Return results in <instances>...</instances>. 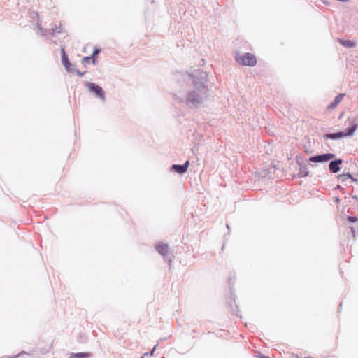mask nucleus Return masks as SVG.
Masks as SVG:
<instances>
[{"instance_id":"nucleus-22","label":"nucleus","mask_w":358,"mask_h":358,"mask_svg":"<svg viewBox=\"0 0 358 358\" xmlns=\"http://www.w3.org/2000/svg\"><path fill=\"white\" fill-rule=\"evenodd\" d=\"M162 358H165V357H162Z\"/></svg>"},{"instance_id":"nucleus-15","label":"nucleus","mask_w":358,"mask_h":358,"mask_svg":"<svg viewBox=\"0 0 358 358\" xmlns=\"http://www.w3.org/2000/svg\"><path fill=\"white\" fill-rule=\"evenodd\" d=\"M299 174L300 175V176H302V177H306L308 176L309 174V171H308L307 168L305 167V166H301L300 167L299 169Z\"/></svg>"},{"instance_id":"nucleus-17","label":"nucleus","mask_w":358,"mask_h":358,"mask_svg":"<svg viewBox=\"0 0 358 358\" xmlns=\"http://www.w3.org/2000/svg\"><path fill=\"white\" fill-rule=\"evenodd\" d=\"M156 349V346L154 347V348L152 349V350L150 352H146L144 354V357H147V356H152L153 354H154V352Z\"/></svg>"},{"instance_id":"nucleus-21","label":"nucleus","mask_w":358,"mask_h":358,"mask_svg":"<svg viewBox=\"0 0 358 358\" xmlns=\"http://www.w3.org/2000/svg\"><path fill=\"white\" fill-rule=\"evenodd\" d=\"M350 179H351L352 180H353V181H356V180H357L355 178H350Z\"/></svg>"},{"instance_id":"nucleus-13","label":"nucleus","mask_w":358,"mask_h":358,"mask_svg":"<svg viewBox=\"0 0 358 358\" xmlns=\"http://www.w3.org/2000/svg\"><path fill=\"white\" fill-rule=\"evenodd\" d=\"M52 345H53L52 342H50V343L45 344V345L44 347L41 348V352L47 353V352H50V350L52 348Z\"/></svg>"},{"instance_id":"nucleus-18","label":"nucleus","mask_w":358,"mask_h":358,"mask_svg":"<svg viewBox=\"0 0 358 358\" xmlns=\"http://www.w3.org/2000/svg\"><path fill=\"white\" fill-rule=\"evenodd\" d=\"M348 219L350 222H356L357 220V218L354 216H349Z\"/></svg>"},{"instance_id":"nucleus-20","label":"nucleus","mask_w":358,"mask_h":358,"mask_svg":"<svg viewBox=\"0 0 358 358\" xmlns=\"http://www.w3.org/2000/svg\"><path fill=\"white\" fill-rule=\"evenodd\" d=\"M260 358H267L266 357H262V355L259 356Z\"/></svg>"},{"instance_id":"nucleus-5","label":"nucleus","mask_w":358,"mask_h":358,"mask_svg":"<svg viewBox=\"0 0 358 358\" xmlns=\"http://www.w3.org/2000/svg\"><path fill=\"white\" fill-rule=\"evenodd\" d=\"M330 161L329 164V171L334 173H338L340 171V165L343 163V160L341 159H337Z\"/></svg>"},{"instance_id":"nucleus-10","label":"nucleus","mask_w":358,"mask_h":358,"mask_svg":"<svg viewBox=\"0 0 358 358\" xmlns=\"http://www.w3.org/2000/svg\"><path fill=\"white\" fill-rule=\"evenodd\" d=\"M99 52V49H95L93 52V54H92V57H85L83 58L82 59V62L83 63H89L90 62L91 59H92V63L93 64H95L96 63V57H95V55H97L98 53Z\"/></svg>"},{"instance_id":"nucleus-8","label":"nucleus","mask_w":358,"mask_h":358,"mask_svg":"<svg viewBox=\"0 0 358 358\" xmlns=\"http://www.w3.org/2000/svg\"><path fill=\"white\" fill-rule=\"evenodd\" d=\"M345 94H338L334 99V101L328 106L329 109H333L336 107L343 100Z\"/></svg>"},{"instance_id":"nucleus-2","label":"nucleus","mask_w":358,"mask_h":358,"mask_svg":"<svg viewBox=\"0 0 358 358\" xmlns=\"http://www.w3.org/2000/svg\"><path fill=\"white\" fill-rule=\"evenodd\" d=\"M236 60L239 64L243 66H254L257 64L255 56L248 52L243 55H237Z\"/></svg>"},{"instance_id":"nucleus-16","label":"nucleus","mask_w":358,"mask_h":358,"mask_svg":"<svg viewBox=\"0 0 358 358\" xmlns=\"http://www.w3.org/2000/svg\"><path fill=\"white\" fill-rule=\"evenodd\" d=\"M189 101L193 103V104H198V103H200L201 101L199 99H196L194 97L193 94H190L189 96Z\"/></svg>"},{"instance_id":"nucleus-3","label":"nucleus","mask_w":358,"mask_h":358,"mask_svg":"<svg viewBox=\"0 0 358 358\" xmlns=\"http://www.w3.org/2000/svg\"><path fill=\"white\" fill-rule=\"evenodd\" d=\"M335 157L333 153H324L322 155H315L310 157L309 161L314 163L327 162Z\"/></svg>"},{"instance_id":"nucleus-11","label":"nucleus","mask_w":358,"mask_h":358,"mask_svg":"<svg viewBox=\"0 0 358 358\" xmlns=\"http://www.w3.org/2000/svg\"><path fill=\"white\" fill-rule=\"evenodd\" d=\"M352 178V176L350 173H343L341 175H338V180L345 185H346V182L350 179Z\"/></svg>"},{"instance_id":"nucleus-4","label":"nucleus","mask_w":358,"mask_h":358,"mask_svg":"<svg viewBox=\"0 0 358 358\" xmlns=\"http://www.w3.org/2000/svg\"><path fill=\"white\" fill-rule=\"evenodd\" d=\"M86 86L90 92L94 93L99 99L102 100L105 99L104 92L100 86L94 83H87Z\"/></svg>"},{"instance_id":"nucleus-7","label":"nucleus","mask_w":358,"mask_h":358,"mask_svg":"<svg viewBox=\"0 0 358 358\" xmlns=\"http://www.w3.org/2000/svg\"><path fill=\"white\" fill-rule=\"evenodd\" d=\"M156 250L160 255L164 256L168 254L169 246L167 244L159 243L156 245Z\"/></svg>"},{"instance_id":"nucleus-12","label":"nucleus","mask_w":358,"mask_h":358,"mask_svg":"<svg viewBox=\"0 0 358 358\" xmlns=\"http://www.w3.org/2000/svg\"><path fill=\"white\" fill-rule=\"evenodd\" d=\"M90 356V354L87 352L71 353L69 358H88Z\"/></svg>"},{"instance_id":"nucleus-1","label":"nucleus","mask_w":358,"mask_h":358,"mask_svg":"<svg viewBox=\"0 0 358 358\" xmlns=\"http://www.w3.org/2000/svg\"><path fill=\"white\" fill-rule=\"evenodd\" d=\"M358 127V122L353 120L351 122V127L348 129V131L346 132L344 131H339L336 133H329L326 134L323 136V138L324 139H332V140H337L341 138H344L348 136H352L355 133V131L357 130Z\"/></svg>"},{"instance_id":"nucleus-6","label":"nucleus","mask_w":358,"mask_h":358,"mask_svg":"<svg viewBox=\"0 0 358 358\" xmlns=\"http://www.w3.org/2000/svg\"><path fill=\"white\" fill-rule=\"evenodd\" d=\"M189 165V162L187 161L183 165L174 164L172 168L178 173L182 174L187 171Z\"/></svg>"},{"instance_id":"nucleus-19","label":"nucleus","mask_w":358,"mask_h":358,"mask_svg":"<svg viewBox=\"0 0 358 358\" xmlns=\"http://www.w3.org/2000/svg\"><path fill=\"white\" fill-rule=\"evenodd\" d=\"M77 73H78V76H83L84 75V73H80V72H79L78 71H77Z\"/></svg>"},{"instance_id":"nucleus-9","label":"nucleus","mask_w":358,"mask_h":358,"mask_svg":"<svg viewBox=\"0 0 358 358\" xmlns=\"http://www.w3.org/2000/svg\"><path fill=\"white\" fill-rule=\"evenodd\" d=\"M62 62L64 64V66H65L66 71L70 72L71 71V64L69 61L68 57H67V56H66V53H65L64 50H62Z\"/></svg>"},{"instance_id":"nucleus-23","label":"nucleus","mask_w":358,"mask_h":358,"mask_svg":"<svg viewBox=\"0 0 358 358\" xmlns=\"http://www.w3.org/2000/svg\"><path fill=\"white\" fill-rule=\"evenodd\" d=\"M141 358H143V357H141Z\"/></svg>"},{"instance_id":"nucleus-14","label":"nucleus","mask_w":358,"mask_h":358,"mask_svg":"<svg viewBox=\"0 0 358 358\" xmlns=\"http://www.w3.org/2000/svg\"><path fill=\"white\" fill-rule=\"evenodd\" d=\"M341 43L346 48H352L355 46V42L350 40L341 41Z\"/></svg>"}]
</instances>
